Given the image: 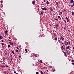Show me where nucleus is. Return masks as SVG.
<instances>
[{
	"instance_id": "nucleus-1",
	"label": "nucleus",
	"mask_w": 74,
	"mask_h": 74,
	"mask_svg": "<svg viewBox=\"0 0 74 74\" xmlns=\"http://www.w3.org/2000/svg\"><path fill=\"white\" fill-rule=\"evenodd\" d=\"M60 38L61 41L62 42V41H64V38H63V37L62 36L61 38L60 37Z\"/></svg>"
},
{
	"instance_id": "nucleus-2",
	"label": "nucleus",
	"mask_w": 74,
	"mask_h": 74,
	"mask_svg": "<svg viewBox=\"0 0 74 74\" xmlns=\"http://www.w3.org/2000/svg\"><path fill=\"white\" fill-rule=\"evenodd\" d=\"M6 50H4V55H7V52H6Z\"/></svg>"
},
{
	"instance_id": "nucleus-3",
	"label": "nucleus",
	"mask_w": 74,
	"mask_h": 74,
	"mask_svg": "<svg viewBox=\"0 0 74 74\" xmlns=\"http://www.w3.org/2000/svg\"><path fill=\"white\" fill-rule=\"evenodd\" d=\"M64 55L66 57H67V54L65 52H64Z\"/></svg>"
},
{
	"instance_id": "nucleus-4",
	"label": "nucleus",
	"mask_w": 74,
	"mask_h": 74,
	"mask_svg": "<svg viewBox=\"0 0 74 74\" xmlns=\"http://www.w3.org/2000/svg\"><path fill=\"white\" fill-rule=\"evenodd\" d=\"M41 9L42 10H47V8H41Z\"/></svg>"
},
{
	"instance_id": "nucleus-5",
	"label": "nucleus",
	"mask_w": 74,
	"mask_h": 74,
	"mask_svg": "<svg viewBox=\"0 0 74 74\" xmlns=\"http://www.w3.org/2000/svg\"><path fill=\"white\" fill-rule=\"evenodd\" d=\"M61 49H63V45H62L61 46Z\"/></svg>"
},
{
	"instance_id": "nucleus-6",
	"label": "nucleus",
	"mask_w": 74,
	"mask_h": 74,
	"mask_svg": "<svg viewBox=\"0 0 74 74\" xmlns=\"http://www.w3.org/2000/svg\"><path fill=\"white\" fill-rule=\"evenodd\" d=\"M49 67H50V70H52V67L51 66H49Z\"/></svg>"
},
{
	"instance_id": "nucleus-7",
	"label": "nucleus",
	"mask_w": 74,
	"mask_h": 74,
	"mask_svg": "<svg viewBox=\"0 0 74 74\" xmlns=\"http://www.w3.org/2000/svg\"><path fill=\"white\" fill-rule=\"evenodd\" d=\"M49 9H50V10H51V11H53V9H52V8H51V7H50Z\"/></svg>"
},
{
	"instance_id": "nucleus-8",
	"label": "nucleus",
	"mask_w": 74,
	"mask_h": 74,
	"mask_svg": "<svg viewBox=\"0 0 74 74\" xmlns=\"http://www.w3.org/2000/svg\"><path fill=\"white\" fill-rule=\"evenodd\" d=\"M71 13H72V15H74V12L73 11H72L71 12Z\"/></svg>"
},
{
	"instance_id": "nucleus-9",
	"label": "nucleus",
	"mask_w": 74,
	"mask_h": 74,
	"mask_svg": "<svg viewBox=\"0 0 74 74\" xmlns=\"http://www.w3.org/2000/svg\"><path fill=\"white\" fill-rule=\"evenodd\" d=\"M32 3L34 5L35 4V1H33L32 2Z\"/></svg>"
},
{
	"instance_id": "nucleus-10",
	"label": "nucleus",
	"mask_w": 74,
	"mask_h": 74,
	"mask_svg": "<svg viewBox=\"0 0 74 74\" xmlns=\"http://www.w3.org/2000/svg\"><path fill=\"white\" fill-rule=\"evenodd\" d=\"M58 26H59V25H58L57 24L56 25V28H58Z\"/></svg>"
},
{
	"instance_id": "nucleus-11",
	"label": "nucleus",
	"mask_w": 74,
	"mask_h": 74,
	"mask_svg": "<svg viewBox=\"0 0 74 74\" xmlns=\"http://www.w3.org/2000/svg\"><path fill=\"white\" fill-rule=\"evenodd\" d=\"M1 44H2V45L3 47V46L5 44H4V43H2Z\"/></svg>"
},
{
	"instance_id": "nucleus-12",
	"label": "nucleus",
	"mask_w": 74,
	"mask_h": 74,
	"mask_svg": "<svg viewBox=\"0 0 74 74\" xmlns=\"http://www.w3.org/2000/svg\"><path fill=\"white\" fill-rule=\"evenodd\" d=\"M63 49L64 50H66V47H65V46H64V47H63Z\"/></svg>"
},
{
	"instance_id": "nucleus-13",
	"label": "nucleus",
	"mask_w": 74,
	"mask_h": 74,
	"mask_svg": "<svg viewBox=\"0 0 74 74\" xmlns=\"http://www.w3.org/2000/svg\"><path fill=\"white\" fill-rule=\"evenodd\" d=\"M69 48H70V46H68V47H67L66 48V49H67Z\"/></svg>"
},
{
	"instance_id": "nucleus-14",
	"label": "nucleus",
	"mask_w": 74,
	"mask_h": 74,
	"mask_svg": "<svg viewBox=\"0 0 74 74\" xmlns=\"http://www.w3.org/2000/svg\"><path fill=\"white\" fill-rule=\"evenodd\" d=\"M46 3H47V5H48V4H49V2H48V1H47L46 2Z\"/></svg>"
},
{
	"instance_id": "nucleus-15",
	"label": "nucleus",
	"mask_w": 74,
	"mask_h": 74,
	"mask_svg": "<svg viewBox=\"0 0 74 74\" xmlns=\"http://www.w3.org/2000/svg\"><path fill=\"white\" fill-rule=\"evenodd\" d=\"M58 18H59V19H61V18L60 17V16H58Z\"/></svg>"
},
{
	"instance_id": "nucleus-16",
	"label": "nucleus",
	"mask_w": 74,
	"mask_h": 74,
	"mask_svg": "<svg viewBox=\"0 0 74 74\" xmlns=\"http://www.w3.org/2000/svg\"><path fill=\"white\" fill-rule=\"evenodd\" d=\"M16 52H17L18 53L19 52V50H16Z\"/></svg>"
},
{
	"instance_id": "nucleus-17",
	"label": "nucleus",
	"mask_w": 74,
	"mask_h": 74,
	"mask_svg": "<svg viewBox=\"0 0 74 74\" xmlns=\"http://www.w3.org/2000/svg\"><path fill=\"white\" fill-rule=\"evenodd\" d=\"M0 40H1V39H2V36H0Z\"/></svg>"
},
{
	"instance_id": "nucleus-18",
	"label": "nucleus",
	"mask_w": 74,
	"mask_h": 74,
	"mask_svg": "<svg viewBox=\"0 0 74 74\" xmlns=\"http://www.w3.org/2000/svg\"><path fill=\"white\" fill-rule=\"evenodd\" d=\"M55 41L57 40V37H56L55 38Z\"/></svg>"
},
{
	"instance_id": "nucleus-19",
	"label": "nucleus",
	"mask_w": 74,
	"mask_h": 74,
	"mask_svg": "<svg viewBox=\"0 0 74 74\" xmlns=\"http://www.w3.org/2000/svg\"><path fill=\"white\" fill-rule=\"evenodd\" d=\"M5 33H7V32H8V31L7 30H6L5 31Z\"/></svg>"
},
{
	"instance_id": "nucleus-20",
	"label": "nucleus",
	"mask_w": 74,
	"mask_h": 74,
	"mask_svg": "<svg viewBox=\"0 0 74 74\" xmlns=\"http://www.w3.org/2000/svg\"><path fill=\"white\" fill-rule=\"evenodd\" d=\"M3 1H1V4H3Z\"/></svg>"
},
{
	"instance_id": "nucleus-21",
	"label": "nucleus",
	"mask_w": 74,
	"mask_h": 74,
	"mask_svg": "<svg viewBox=\"0 0 74 74\" xmlns=\"http://www.w3.org/2000/svg\"><path fill=\"white\" fill-rule=\"evenodd\" d=\"M40 73H41V74H44V73H43V72H42V71H41L40 72Z\"/></svg>"
},
{
	"instance_id": "nucleus-22",
	"label": "nucleus",
	"mask_w": 74,
	"mask_h": 74,
	"mask_svg": "<svg viewBox=\"0 0 74 74\" xmlns=\"http://www.w3.org/2000/svg\"><path fill=\"white\" fill-rule=\"evenodd\" d=\"M73 0H71V1H70L71 3H73Z\"/></svg>"
},
{
	"instance_id": "nucleus-23",
	"label": "nucleus",
	"mask_w": 74,
	"mask_h": 74,
	"mask_svg": "<svg viewBox=\"0 0 74 74\" xmlns=\"http://www.w3.org/2000/svg\"><path fill=\"white\" fill-rule=\"evenodd\" d=\"M25 51H26V52H27V49H25Z\"/></svg>"
},
{
	"instance_id": "nucleus-24",
	"label": "nucleus",
	"mask_w": 74,
	"mask_h": 74,
	"mask_svg": "<svg viewBox=\"0 0 74 74\" xmlns=\"http://www.w3.org/2000/svg\"><path fill=\"white\" fill-rule=\"evenodd\" d=\"M12 53L13 54H15V53H14V51H12Z\"/></svg>"
},
{
	"instance_id": "nucleus-25",
	"label": "nucleus",
	"mask_w": 74,
	"mask_h": 74,
	"mask_svg": "<svg viewBox=\"0 0 74 74\" xmlns=\"http://www.w3.org/2000/svg\"><path fill=\"white\" fill-rule=\"evenodd\" d=\"M39 74V72H36V74Z\"/></svg>"
},
{
	"instance_id": "nucleus-26",
	"label": "nucleus",
	"mask_w": 74,
	"mask_h": 74,
	"mask_svg": "<svg viewBox=\"0 0 74 74\" xmlns=\"http://www.w3.org/2000/svg\"><path fill=\"white\" fill-rule=\"evenodd\" d=\"M8 47H11V45H8Z\"/></svg>"
},
{
	"instance_id": "nucleus-27",
	"label": "nucleus",
	"mask_w": 74,
	"mask_h": 74,
	"mask_svg": "<svg viewBox=\"0 0 74 74\" xmlns=\"http://www.w3.org/2000/svg\"><path fill=\"white\" fill-rule=\"evenodd\" d=\"M54 36L55 37H56V34H54Z\"/></svg>"
},
{
	"instance_id": "nucleus-28",
	"label": "nucleus",
	"mask_w": 74,
	"mask_h": 74,
	"mask_svg": "<svg viewBox=\"0 0 74 74\" xmlns=\"http://www.w3.org/2000/svg\"><path fill=\"white\" fill-rule=\"evenodd\" d=\"M64 18H66V19H68V18L67 17H64Z\"/></svg>"
},
{
	"instance_id": "nucleus-29",
	"label": "nucleus",
	"mask_w": 74,
	"mask_h": 74,
	"mask_svg": "<svg viewBox=\"0 0 74 74\" xmlns=\"http://www.w3.org/2000/svg\"><path fill=\"white\" fill-rule=\"evenodd\" d=\"M72 62H74V60H72Z\"/></svg>"
},
{
	"instance_id": "nucleus-30",
	"label": "nucleus",
	"mask_w": 74,
	"mask_h": 74,
	"mask_svg": "<svg viewBox=\"0 0 74 74\" xmlns=\"http://www.w3.org/2000/svg\"><path fill=\"white\" fill-rule=\"evenodd\" d=\"M40 63H42V61H41V60H40Z\"/></svg>"
},
{
	"instance_id": "nucleus-31",
	"label": "nucleus",
	"mask_w": 74,
	"mask_h": 74,
	"mask_svg": "<svg viewBox=\"0 0 74 74\" xmlns=\"http://www.w3.org/2000/svg\"><path fill=\"white\" fill-rule=\"evenodd\" d=\"M11 44L12 45H13V43L12 42H11Z\"/></svg>"
},
{
	"instance_id": "nucleus-32",
	"label": "nucleus",
	"mask_w": 74,
	"mask_h": 74,
	"mask_svg": "<svg viewBox=\"0 0 74 74\" xmlns=\"http://www.w3.org/2000/svg\"><path fill=\"white\" fill-rule=\"evenodd\" d=\"M68 32H69V33H70V32H71L70 30H68Z\"/></svg>"
},
{
	"instance_id": "nucleus-33",
	"label": "nucleus",
	"mask_w": 74,
	"mask_h": 74,
	"mask_svg": "<svg viewBox=\"0 0 74 74\" xmlns=\"http://www.w3.org/2000/svg\"><path fill=\"white\" fill-rule=\"evenodd\" d=\"M58 42H60V40L58 39Z\"/></svg>"
},
{
	"instance_id": "nucleus-34",
	"label": "nucleus",
	"mask_w": 74,
	"mask_h": 74,
	"mask_svg": "<svg viewBox=\"0 0 74 74\" xmlns=\"http://www.w3.org/2000/svg\"><path fill=\"white\" fill-rule=\"evenodd\" d=\"M43 13H44V12H43V11H42L41 13V14H43Z\"/></svg>"
},
{
	"instance_id": "nucleus-35",
	"label": "nucleus",
	"mask_w": 74,
	"mask_h": 74,
	"mask_svg": "<svg viewBox=\"0 0 74 74\" xmlns=\"http://www.w3.org/2000/svg\"><path fill=\"white\" fill-rule=\"evenodd\" d=\"M60 14H61V15H62V12H60Z\"/></svg>"
},
{
	"instance_id": "nucleus-36",
	"label": "nucleus",
	"mask_w": 74,
	"mask_h": 74,
	"mask_svg": "<svg viewBox=\"0 0 74 74\" xmlns=\"http://www.w3.org/2000/svg\"><path fill=\"white\" fill-rule=\"evenodd\" d=\"M16 48L18 49H19V47H16Z\"/></svg>"
},
{
	"instance_id": "nucleus-37",
	"label": "nucleus",
	"mask_w": 74,
	"mask_h": 74,
	"mask_svg": "<svg viewBox=\"0 0 74 74\" xmlns=\"http://www.w3.org/2000/svg\"><path fill=\"white\" fill-rule=\"evenodd\" d=\"M18 56L19 58H21V55H19Z\"/></svg>"
},
{
	"instance_id": "nucleus-38",
	"label": "nucleus",
	"mask_w": 74,
	"mask_h": 74,
	"mask_svg": "<svg viewBox=\"0 0 74 74\" xmlns=\"http://www.w3.org/2000/svg\"><path fill=\"white\" fill-rule=\"evenodd\" d=\"M5 66L6 67H8V66L7 65H6Z\"/></svg>"
},
{
	"instance_id": "nucleus-39",
	"label": "nucleus",
	"mask_w": 74,
	"mask_h": 74,
	"mask_svg": "<svg viewBox=\"0 0 74 74\" xmlns=\"http://www.w3.org/2000/svg\"><path fill=\"white\" fill-rule=\"evenodd\" d=\"M64 11H65V12H67V10H64Z\"/></svg>"
},
{
	"instance_id": "nucleus-40",
	"label": "nucleus",
	"mask_w": 74,
	"mask_h": 74,
	"mask_svg": "<svg viewBox=\"0 0 74 74\" xmlns=\"http://www.w3.org/2000/svg\"><path fill=\"white\" fill-rule=\"evenodd\" d=\"M49 25H50V26H51V27H52V25H51L50 24Z\"/></svg>"
},
{
	"instance_id": "nucleus-41",
	"label": "nucleus",
	"mask_w": 74,
	"mask_h": 74,
	"mask_svg": "<svg viewBox=\"0 0 74 74\" xmlns=\"http://www.w3.org/2000/svg\"><path fill=\"white\" fill-rule=\"evenodd\" d=\"M8 41H11V40H10L9 39Z\"/></svg>"
},
{
	"instance_id": "nucleus-42",
	"label": "nucleus",
	"mask_w": 74,
	"mask_h": 74,
	"mask_svg": "<svg viewBox=\"0 0 74 74\" xmlns=\"http://www.w3.org/2000/svg\"><path fill=\"white\" fill-rule=\"evenodd\" d=\"M56 4H57V5H58V2H56Z\"/></svg>"
},
{
	"instance_id": "nucleus-43",
	"label": "nucleus",
	"mask_w": 74,
	"mask_h": 74,
	"mask_svg": "<svg viewBox=\"0 0 74 74\" xmlns=\"http://www.w3.org/2000/svg\"><path fill=\"white\" fill-rule=\"evenodd\" d=\"M1 66L2 68H3L4 67V65H3V66Z\"/></svg>"
},
{
	"instance_id": "nucleus-44",
	"label": "nucleus",
	"mask_w": 74,
	"mask_h": 74,
	"mask_svg": "<svg viewBox=\"0 0 74 74\" xmlns=\"http://www.w3.org/2000/svg\"><path fill=\"white\" fill-rule=\"evenodd\" d=\"M43 68L44 69H46V67H43Z\"/></svg>"
},
{
	"instance_id": "nucleus-45",
	"label": "nucleus",
	"mask_w": 74,
	"mask_h": 74,
	"mask_svg": "<svg viewBox=\"0 0 74 74\" xmlns=\"http://www.w3.org/2000/svg\"><path fill=\"white\" fill-rule=\"evenodd\" d=\"M2 42H4V40H2Z\"/></svg>"
},
{
	"instance_id": "nucleus-46",
	"label": "nucleus",
	"mask_w": 74,
	"mask_h": 74,
	"mask_svg": "<svg viewBox=\"0 0 74 74\" xmlns=\"http://www.w3.org/2000/svg\"><path fill=\"white\" fill-rule=\"evenodd\" d=\"M69 20H68V19H67V22H69Z\"/></svg>"
},
{
	"instance_id": "nucleus-47",
	"label": "nucleus",
	"mask_w": 74,
	"mask_h": 74,
	"mask_svg": "<svg viewBox=\"0 0 74 74\" xmlns=\"http://www.w3.org/2000/svg\"><path fill=\"white\" fill-rule=\"evenodd\" d=\"M72 65H74V63H72Z\"/></svg>"
},
{
	"instance_id": "nucleus-48",
	"label": "nucleus",
	"mask_w": 74,
	"mask_h": 74,
	"mask_svg": "<svg viewBox=\"0 0 74 74\" xmlns=\"http://www.w3.org/2000/svg\"><path fill=\"white\" fill-rule=\"evenodd\" d=\"M5 35H8V34H7V33H5Z\"/></svg>"
},
{
	"instance_id": "nucleus-49",
	"label": "nucleus",
	"mask_w": 74,
	"mask_h": 74,
	"mask_svg": "<svg viewBox=\"0 0 74 74\" xmlns=\"http://www.w3.org/2000/svg\"><path fill=\"white\" fill-rule=\"evenodd\" d=\"M58 20V19H56V20H55V22H56V20Z\"/></svg>"
},
{
	"instance_id": "nucleus-50",
	"label": "nucleus",
	"mask_w": 74,
	"mask_h": 74,
	"mask_svg": "<svg viewBox=\"0 0 74 74\" xmlns=\"http://www.w3.org/2000/svg\"><path fill=\"white\" fill-rule=\"evenodd\" d=\"M9 44H11V42H9Z\"/></svg>"
},
{
	"instance_id": "nucleus-51",
	"label": "nucleus",
	"mask_w": 74,
	"mask_h": 74,
	"mask_svg": "<svg viewBox=\"0 0 74 74\" xmlns=\"http://www.w3.org/2000/svg\"><path fill=\"white\" fill-rule=\"evenodd\" d=\"M14 73H16V71H14Z\"/></svg>"
},
{
	"instance_id": "nucleus-52",
	"label": "nucleus",
	"mask_w": 74,
	"mask_h": 74,
	"mask_svg": "<svg viewBox=\"0 0 74 74\" xmlns=\"http://www.w3.org/2000/svg\"><path fill=\"white\" fill-rule=\"evenodd\" d=\"M69 44H70V42H69Z\"/></svg>"
},
{
	"instance_id": "nucleus-53",
	"label": "nucleus",
	"mask_w": 74,
	"mask_h": 74,
	"mask_svg": "<svg viewBox=\"0 0 74 74\" xmlns=\"http://www.w3.org/2000/svg\"><path fill=\"white\" fill-rule=\"evenodd\" d=\"M8 38H9V39H10V38H11V37H8Z\"/></svg>"
},
{
	"instance_id": "nucleus-54",
	"label": "nucleus",
	"mask_w": 74,
	"mask_h": 74,
	"mask_svg": "<svg viewBox=\"0 0 74 74\" xmlns=\"http://www.w3.org/2000/svg\"><path fill=\"white\" fill-rule=\"evenodd\" d=\"M46 1L45 0H44V2H46Z\"/></svg>"
},
{
	"instance_id": "nucleus-55",
	"label": "nucleus",
	"mask_w": 74,
	"mask_h": 74,
	"mask_svg": "<svg viewBox=\"0 0 74 74\" xmlns=\"http://www.w3.org/2000/svg\"><path fill=\"white\" fill-rule=\"evenodd\" d=\"M64 29H66V27H64Z\"/></svg>"
},
{
	"instance_id": "nucleus-56",
	"label": "nucleus",
	"mask_w": 74,
	"mask_h": 74,
	"mask_svg": "<svg viewBox=\"0 0 74 74\" xmlns=\"http://www.w3.org/2000/svg\"><path fill=\"white\" fill-rule=\"evenodd\" d=\"M53 72H54V71H55V69H54V70H53Z\"/></svg>"
},
{
	"instance_id": "nucleus-57",
	"label": "nucleus",
	"mask_w": 74,
	"mask_h": 74,
	"mask_svg": "<svg viewBox=\"0 0 74 74\" xmlns=\"http://www.w3.org/2000/svg\"><path fill=\"white\" fill-rule=\"evenodd\" d=\"M71 7H73V5H72L71 6Z\"/></svg>"
},
{
	"instance_id": "nucleus-58",
	"label": "nucleus",
	"mask_w": 74,
	"mask_h": 74,
	"mask_svg": "<svg viewBox=\"0 0 74 74\" xmlns=\"http://www.w3.org/2000/svg\"><path fill=\"white\" fill-rule=\"evenodd\" d=\"M66 43H67V44H68V42H66Z\"/></svg>"
},
{
	"instance_id": "nucleus-59",
	"label": "nucleus",
	"mask_w": 74,
	"mask_h": 74,
	"mask_svg": "<svg viewBox=\"0 0 74 74\" xmlns=\"http://www.w3.org/2000/svg\"><path fill=\"white\" fill-rule=\"evenodd\" d=\"M19 74V73H16V74Z\"/></svg>"
},
{
	"instance_id": "nucleus-60",
	"label": "nucleus",
	"mask_w": 74,
	"mask_h": 74,
	"mask_svg": "<svg viewBox=\"0 0 74 74\" xmlns=\"http://www.w3.org/2000/svg\"><path fill=\"white\" fill-rule=\"evenodd\" d=\"M69 5V7H70V5Z\"/></svg>"
},
{
	"instance_id": "nucleus-61",
	"label": "nucleus",
	"mask_w": 74,
	"mask_h": 74,
	"mask_svg": "<svg viewBox=\"0 0 74 74\" xmlns=\"http://www.w3.org/2000/svg\"><path fill=\"white\" fill-rule=\"evenodd\" d=\"M73 49H74V47H73Z\"/></svg>"
},
{
	"instance_id": "nucleus-62",
	"label": "nucleus",
	"mask_w": 74,
	"mask_h": 74,
	"mask_svg": "<svg viewBox=\"0 0 74 74\" xmlns=\"http://www.w3.org/2000/svg\"><path fill=\"white\" fill-rule=\"evenodd\" d=\"M65 45H67V44H66Z\"/></svg>"
},
{
	"instance_id": "nucleus-63",
	"label": "nucleus",
	"mask_w": 74,
	"mask_h": 74,
	"mask_svg": "<svg viewBox=\"0 0 74 74\" xmlns=\"http://www.w3.org/2000/svg\"><path fill=\"white\" fill-rule=\"evenodd\" d=\"M3 65H4V63L2 64Z\"/></svg>"
},
{
	"instance_id": "nucleus-64",
	"label": "nucleus",
	"mask_w": 74,
	"mask_h": 74,
	"mask_svg": "<svg viewBox=\"0 0 74 74\" xmlns=\"http://www.w3.org/2000/svg\"><path fill=\"white\" fill-rule=\"evenodd\" d=\"M56 30H58V28H56Z\"/></svg>"
}]
</instances>
